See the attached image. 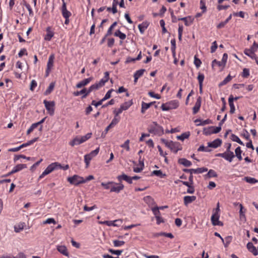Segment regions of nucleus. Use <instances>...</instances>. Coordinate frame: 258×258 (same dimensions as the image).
<instances>
[{"instance_id":"obj_4","label":"nucleus","mask_w":258,"mask_h":258,"mask_svg":"<svg viewBox=\"0 0 258 258\" xmlns=\"http://www.w3.org/2000/svg\"><path fill=\"white\" fill-rule=\"evenodd\" d=\"M57 166H60V164L57 162L53 163L49 165L47 168L44 170L42 173L39 176V178H42L45 175L49 174L55 170Z\"/></svg>"},{"instance_id":"obj_62","label":"nucleus","mask_w":258,"mask_h":258,"mask_svg":"<svg viewBox=\"0 0 258 258\" xmlns=\"http://www.w3.org/2000/svg\"><path fill=\"white\" fill-rule=\"evenodd\" d=\"M148 95L153 98H156L157 99H159L161 98L160 95L159 94H155L154 92L150 91L148 92Z\"/></svg>"},{"instance_id":"obj_31","label":"nucleus","mask_w":258,"mask_h":258,"mask_svg":"<svg viewBox=\"0 0 258 258\" xmlns=\"http://www.w3.org/2000/svg\"><path fill=\"white\" fill-rule=\"evenodd\" d=\"M133 104V100H131L129 101L125 102L120 105L122 110H126Z\"/></svg>"},{"instance_id":"obj_27","label":"nucleus","mask_w":258,"mask_h":258,"mask_svg":"<svg viewBox=\"0 0 258 258\" xmlns=\"http://www.w3.org/2000/svg\"><path fill=\"white\" fill-rule=\"evenodd\" d=\"M149 25V23L147 21L143 22L142 24L138 25V28L141 34H143L145 30L148 28Z\"/></svg>"},{"instance_id":"obj_11","label":"nucleus","mask_w":258,"mask_h":258,"mask_svg":"<svg viewBox=\"0 0 258 258\" xmlns=\"http://www.w3.org/2000/svg\"><path fill=\"white\" fill-rule=\"evenodd\" d=\"M208 171V168L206 167H202V168H198L197 169H186L184 168L183 169V171L186 173H189L190 174H199L202 173L204 172H206Z\"/></svg>"},{"instance_id":"obj_49","label":"nucleus","mask_w":258,"mask_h":258,"mask_svg":"<svg viewBox=\"0 0 258 258\" xmlns=\"http://www.w3.org/2000/svg\"><path fill=\"white\" fill-rule=\"evenodd\" d=\"M211 151V149H210L208 147H205L204 145H201L200 146V147L198 149V151L199 152H209Z\"/></svg>"},{"instance_id":"obj_2","label":"nucleus","mask_w":258,"mask_h":258,"mask_svg":"<svg viewBox=\"0 0 258 258\" xmlns=\"http://www.w3.org/2000/svg\"><path fill=\"white\" fill-rule=\"evenodd\" d=\"M148 131L154 135L161 136L164 134V129L157 122L153 121L148 127Z\"/></svg>"},{"instance_id":"obj_28","label":"nucleus","mask_w":258,"mask_h":258,"mask_svg":"<svg viewBox=\"0 0 258 258\" xmlns=\"http://www.w3.org/2000/svg\"><path fill=\"white\" fill-rule=\"evenodd\" d=\"M98 89V87L95 84L92 85L87 90V92L82 96V99L85 98L92 91Z\"/></svg>"},{"instance_id":"obj_33","label":"nucleus","mask_w":258,"mask_h":258,"mask_svg":"<svg viewBox=\"0 0 258 258\" xmlns=\"http://www.w3.org/2000/svg\"><path fill=\"white\" fill-rule=\"evenodd\" d=\"M244 53L245 55L250 57L251 59L255 58V56L256 55L255 54V52L250 50L249 49L246 48L244 50Z\"/></svg>"},{"instance_id":"obj_43","label":"nucleus","mask_w":258,"mask_h":258,"mask_svg":"<svg viewBox=\"0 0 258 258\" xmlns=\"http://www.w3.org/2000/svg\"><path fill=\"white\" fill-rule=\"evenodd\" d=\"M231 139L234 142H236L241 145L244 146L243 143L240 140L238 136L234 134H232L231 136Z\"/></svg>"},{"instance_id":"obj_39","label":"nucleus","mask_w":258,"mask_h":258,"mask_svg":"<svg viewBox=\"0 0 258 258\" xmlns=\"http://www.w3.org/2000/svg\"><path fill=\"white\" fill-rule=\"evenodd\" d=\"M190 136V133L189 132H185L182 133L181 135L178 136L177 138L178 140L183 141L184 139H187Z\"/></svg>"},{"instance_id":"obj_8","label":"nucleus","mask_w":258,"mask_h":258,"mask_svg":"<svg viewBox=\"0 0 258 258\" xmlns=\"http://www.w3.org/2000/svg\"><path fill=\"white\" fill-rule=\"evenodd\" d=\"M43 103L49 115L51 116L53 115L54 113V102L53 101H48L46 100H44L43 101Z\"/></svg>"},{"instance_id":"obj_16","label":"nucleus","mask_w":258,"mask_h":258,"mask_svg":"<svg viewBox=\"0 0 258 258\" xmlns=\"http://www.w3.org/2000/svg\"><path fill=\"white\" fill-rule=\"evenodd\" d=\"M62 15L64 18H69L71 16V13L68 11L67 9V5L65 2H63L61 7Z\"/></svg>"},{"instance_id":"obj_64","label":"nucleus","mask_w":258,"mask_h":258,"mask_svg":"<svg viewBox=\"0 0 258 258\" xmlns=\"http://www.w3.org/2000/svg\"><path fill=\"white\" fill-rule=\"evenodd\" d=\"M119 121V118H117V117H114V118L112 120L111 123L109 125H111V127L114 126L116 124H117Z\"/></svg>"},{"instance_id":"obj_37","label":"nucleus","mask_w":258,"mask_h":258,"mask_svg":"<svg viewBox=\"0 0 258 258\" xmlns=\"http://www.w3.org/2000/svg\"><path fill=\"white\" fill-rule=\"evenodd\" d=\"M54 86H55V83L51 82L49 84L48 87L46 90L45 92H44V94L45 95H47L49 94L54 89Z\"/></svg>"},{"instance_id":"obj_10","label":"nucleus","mask_w":258,"mask_h":258,"mask_svg":"<svg viewBox=\"0 0 258 258\" xmlns=\"http://www.w3.org/2000/svg\"><path fill=\"white\" fill-rule=\"evenodd\" d=\"M217 157H220L223 158L229 162H231L235 155L233 152H225L223 153H218L216 155Z\"/></svg>"},{"instance_id":"obj_29","label":"nucleus","mask_w":258,"mask_h":258,"mask_svg":"<svg viewBox=\"0 0 258 258\" xmlns=\"http://www.w3.org/2000/svg\"><path fill=\"white\" fill-rule=\"evenodd\" d=\"M178 163L185 167H190L192 165L191 162L185 158H179Z\"/></svg>"},{"instance_id":"obj_6","label":"nucleus","mask_w":258,"mask_h":258,"mask_svg":"<svg viewBox=\"0 0 258 258\" xmlns=\"http://www.w3.org/2000/svg\"><path fill=\"white\" fill-rule=\"evenodd\" d=\"M221 130L220 126H211L208 127H205L203 130V134L206 136H210L213 134L219 133Z\"/></svg>"},{"instance_id":"obj_38","label":"nucleus","mask_w":258,"mask_h":258,"mask_svg":"<svg viewBox=\"0 0 258 258\" xmlns=\"http://www.w3.org/2000/svg\"><path fill=\"white\" fill-rule=\"evenodd\" d=\"M82 143L81 142L80 138L77 137L71 141L69 144L72 146H74L75 145H80Z\"/></svg>"},{"instance_id":"obj_3","label":"nucleus","mask_w":258,"mask_h":258,"mask_svg":"<svg viewBox=\"0 0 258 258\" xmlns=\"http://www.w3.org/2000/svg\"><path fill=\"white\" fill-rule=\"evenodd\" d=\"M179 106L178 102L173 100L162 104L161 108L163 111H168L171 109H176Z\"/></svg>"},{"instance_id":"obj_1","label":"nucleus","mask_w":258,"mask_h":258,"mask_svg":"<svg viewBox=\"0 0 258 258\" xmlns=\"http://www.w3.org/2000/svg\"><path fill=\"white\" fill-rule=\"evenodd\" d=\"M161 142L175 154H176L178 151H181L182 149L181 145L178 142L168 141L163 138L161 139Z\"/></svg>"},{"instance_id":"obj_15","label":"nucleus","mask_w":258,"mask_h":258,"mask_svg":"<svg viewBox=\"0 0 258 258\" xmlns=\"http://www.w3.org/2000/svg\"><path fill=\"white\" fill-rule=\"evenodd\" d=\"M117 180L121 183L122 180H125L129 184H132L133 181H132L131 177L126 175L124 173H122L121 175H119L117 177Z\"/></svg>"},{"instance_id":"obj_42","label":"nucleus","mask_w":258,"mask_h":258,"mask_svg":"<svg viewBox=\"0 0 258 258\" xmlns=\"http://www.w3.org/2000/svg\"><path fill=\"white\" fill-rule=\"evenodd\" d=\"M232 77L230 75H228L224 79V80H223L219 84V87H221V86H224L225 85H226V84H227L229 82H230L231 79H232Z\"/></svg>"},{"instance_id":"obj_44","label":"nucleus","mask_w":258,"mask_h":258,"mask_svg":"<svg viewBox=\"0 0 258 258\" xmlns=\"http://www.w3.org/2000/svg\"><path fill=\"white\" fill-rule=\"evenodd\" d=\"M115 184V182H113V181H109L107 183H105V182H102L101 183V185L104 187V188L106 189H111V185L112 184Z\"/></svg>"},{"instance_id":"obj_7","label":"nucleus","mask_w":258,"mask_h":258,"mask_svg":"<svg viewBox=\"0 0 258 258\" xmlns=\"http://www.w3.org/2000/svg\"><path fill=\"white\" fill-rule=\"evenodd\" d=\"M99 152V148H96L95 150L91 151L89 154L85 155L84 156V161L86 165V167H88L89 165L90 162L92 159L95 157Z\"/></svg>"},{"instance_id":"obj_54","label":"nucleus","mask_w":258,"mask_h":258,"mask_svg":"<svg viewBox=\"0 0 258 258\" xmlns=\"http://www.w3.org/2000/svg\"><path fill=\"white\" fill-rule=\"evenodd\" d=\"M152 211L154 214L155 218L157 216H160V212L158 207L153 208L152 209Z\"/></svg>"},{"instance_id":"obj_52","label":"nucleus","mask_w":258,"mask_h":258,"mask_svg":"<svg viewBox=\"0 0 258 258\" xmlns=\"http://www.w3.org/2000/svg\"><path fill=\"white\" fill-rule=\"evenodd\" d=\"M113 243L114 246L115 247H120V246L123 245L125 242L123 241L114 240L113 241Z\"/></svg>"},{"instance_id":"obj_20","label":"nucleus","mask_w":258,"mask_h":258,"mask_svg":"<svg viewBox=\"0 0 258 258\" xmlns=\"http://www.w3.org/2000/svg\"><path fill=\"white\" fill-rule=\"evenodd\" d=\"M246 247L247 249L250 252H251L254 255L256 256L258 254L257 249L251 242H249L247 243Z\"/></svg>"},{"instance_id":"obj_25","label":"nucleus","mask_w":258,"mask_h":258,"mask_svg":"<svg viewBox=\"0 0 258 258\" xmlns=\"http://www.w3.org/2000/svg\"><path fill=\"white\" fill-rule=\"evenodd\" d=\"M194 19L191 18L190 16H188V17H183V18H178V20L183 21L184 22V24L186 26H189L192 23Z\"/></svg>"},{"instance_id":"obj_23","label":"nucleus","mask_w":258,"mask_h":258,"mask_svg":"<svg viewBox=\"0 0 258 258\" xmlns=\"http://www.w3.org/2000/svg\"><path fill=\"white\" fill-rule=\"evenodd\" d=\"M195 122L196 123V125H205L208 124H210L212 123L211 120L209 119H207L205 120H202L201 119L198 118L195 120Z\"/></svg>"},{"instance_id":"obj_40","label":"nucleus","mask_w":258,"mask_h":258,"mask_svg":"<svg viewBox=\"0 0 258 258\" xmlns=\"http://www.w3.org/2000/svg\"><path fill=\"white\" fill-rule=\"evenodd\" d=\"M235 156L238 159L239 161H241L242 159L241 156L242 151L240 147H237L235 150Z\"/></svg>"},{"instance_id":"obj_36","label":"nucleus","mask_w":258,"mask_h":258,"mask_svg":"<svg viewBox=\"0 0 258 258\" xmlns=\"http://www.w3.org/2000/svg\"><path fill=\"white\" fill-rule=\"evenodd\" d=\"M206 178L216 177L218 176L217 173L213 169H210L205 175Z\"/></svg>"},{"instance_id":"obj_45","label":"nucleus","mask_w":258,"mask_h":258,"mask_svg":"<svg viewBox=\"0 0 258 258\" xmlns=\"http://www.w3.org/2000/svg\"><path fill=\"white\" fill-rule=\"evenodd\" d=\"M118 4V0H113L112 4V7L111 8V12L113 14L116 13L117 12V5Z\"/></svg>"},{"instance_id":"obj_55","label":"nucleus","mask_w":258,"mask_h":258,"mask_svg":"<svg viewBox=\"0 0 258 258\" xmlns=\"http://www.w3.org/2000/svg\"><path fill=\"white\" fill-rule=\"evenodd\" d=\"M116 221H104L103 222H100V223L101 224H105V225H107L108 226H116V224L114 223Z\"/></svg>"},{"instance_id":"obj_57","label":"nucleus","mask_w":258,"mask_h":258,"mask_svg":"<svg viewBox=\"0 0 258 258\" xmlns=\"http://www.w3.org/2000/svg\"><path fill=\"white\" fill-rule=\"evenodd\" d=\"M202 63V61L200 59H199L196 55L194 57V64L196 66V67L198 68L200 67L201 64Z\"/></svg>"},{"instance_id":"obj_26","label":"nucleus","mask_w":258,"mask_h":258,"mask_svg":"<svg viewBox=\"0 0 258 258\" xmlns=\"http://www.w3.org/2000/svg\"><path fill=\"white\" fill-rule=\"evenodd\" d=\"M46 32L44 39L46 41H50L54 35V32L51 31L50 27H48L46 28Z\"/></svg>"},{"instance_id":"obj_22","label":"nucleus","mask_w":258,"mask_h":258,"mask_svg":"<svg viewBox=\"0 0 258 258\" xmlns=\"http://www.w3.org/2000/svg\"><path fill=\"white\" fill-rule=\"evenodd\" d=\"M196 200V197L186 196L183 198V202L185 206H187Z\"/></svg>"},{"instance_id":"obj_58","label":"nucleus","mask_w":258,"mask_h":258,"mask_svg":"<svg viewBox=\"0 0 258 258\" xmlns=\"http://www.w3.org/2000/svg\"><path fill=\"white\" fill-rule=\"evenodd\" d=\"M108 251L112 254L119 255L123 252V250H114L113 249H109Z\"/></svg>"},{"instance_id":"obj_61","label":"nucleus","mask_w":258,"mask_h":258,"mask_svg":"<svg viewBox=\"0 0 258 258\" xmlns=\"http://www.w3.org/2000/svg\"><path fill=\"white\" fill-rule=\"evenodd\" d=\"M204 78L205 76L204 74L201 73L199 74L197 79L198 80L199 84H203Z\"/></svg>"},{"instance_id":"obj_32","label":"nucleus","mask_w":258,"mask_h":258,"mask_svg":"<svg viewBox=\"0 0 258 258\" xmlns=\"http://www.w3.org/2000/svg\"><path fill=\"white\" fill-rule=\"evenodd\" d=\"M114 35L116 37H119L121 40H124L126 37L125 34L121 32L119 30H116L114 32Z\"/></svg>"},{"instance_id":"obj_63","label":"nucleus","mask_w":258,"mask_h":258,"mask_svg":"<svg viewBox=\"0 0 258 258\" xmlns=\"http://www.w3.org/2000/svg\"><path fill=\"white\" fill-rule=\"evenodd\" d=\"M257 49H258V43H257L256 42H255L254 41L253 45L251 46V47L249 49L254 52H255L257 51Z\"/></svg>"},{"instance_id":"obj_19","label":"nucleus","mask_w":258,"mask_h":258,"mask_svg":"<svg viewBox=\"0 0 258 258\" xmlns=\"http://www.w3.org/2000/svg\"><path fill=\"white\" fill-rule=\"evenodd\" d=\"M93 79V77H90L87 79H85L82 81L79 82L76 85V87L77 88H81L86 85H87L88 84H89L91 81H92Z\"/></svg>"},{"instance_id":"obj_14","label":"nucleus","mask_w":258,"mask_h":258,"mask_svg":"<svg viewBox=\"0 0 258 258\" xmlns=\"http://www.w3.org/2000/svg\"><path fill=\"white\" fill-rule=\"evenodd\" d=\"M202 103V98L199 96L196 101L195 106L192 108V113L194 114H197L200 110Z\"/></svg>"},{"instance_id":"obj_9","label":"nucleus","mask_w":258,"mask_h":258,"mask_svg":"<svg viewBox=\"0 0 258 258\" xmlns=\"http://www.w3.org/2000/svg\"><path fill=\"white\" fill-rule=\"evenodd\" d=\"M27 168L26 164H18L14 167V168L13 169V170L9 172V173H8L7 174H6L5 175H3V177L9 176L11 175L12 174H13L15 173L18 172L22 170V169H23L24 168Z\"/></svg>"},{"instance_id":"obj_30","label":"nucleus","mask_w":258,"mask_h":258,"mask_svg":"<svg viewBox=\"0 0 258 258\" xmlns=\"http://www.w3.org/2000/svg\"><path fill=\"white\" fill-rule=\"evenodd\" d=\"M55 58V56L54 54H51L50 55L48 58V60L47 63V68L48 69H51L53 66L54 60Z\"/></svg>"},{"instance_id":"obj_41","label":"nucleus","mask_w":258,"mask_h":258,"mask_svg":"<svg viewBox=\"0 0 258 258\" xmlns=\"http://www.w3.org/2000/svg\"><path fill=\"white\" fill-rule=\"evenodd\" d=\"M24 6H25V7L27 8L29 12V16L30 17H32L34 16V13L33 12V10L30 6V5L26 3V2H24Z\"/></svg>"},{"instance_id":"obj_5","label":"nucleus","mask_w":258,"mask_h":258,"mask_svg":"<svg viewBox=\"0 0 258 258\" xmlns=\"http://www.w3.org/2000/svg\"><path fill=\"white\" fill-rule=\"evenodd\" d=\"M68 181L71 184L76 186L80 184L85 183L84 178L78 175H74L73 176L69 177L68 178Z\"/></svg>"},{"instance_id":"obj_53","label":"nucleus","mask_w":258,"mask_h":258,"mask_svg":"<svg viewBox=\"0 0 258 258\" xmlns=\"http://www.w3.org/2000/svg\"><path fill=\"white\" fill-rule=\"evenodd\" d=\"M87 90H86V88H84L82 89L81 91H76L74 92L73 93V95L75 96H78L81 94H83V95L87 92Z\"/></svg>"},{"instance_id":"obj_12","label":"nucleus","mask_w":258,"mask_h":258,"mask_svg":"<svg viewBox=\"0 0 258 258\" xmlns=\"http://www.w3.org/2000/svg\"><path fill=\"white\" fill-rule=\"evenodd\" d=\"M220 215L219 213H214L211 217V221L213 225H223V223L219 220Z\"/></svg>"},{"instance_id":"obj_48","label":"nucleus","mask_w":258,"mask_h":258,"mask_svg":"<svg viewBox=\"0 0 258 258\" xmlns=\"http://www.w3.org/2000/svg\"><path fill=\"white\" fill-rule=\"evenodd\" d=\"M215 64H217L219 67H224L225 66V65L224 64V63L222 61H218L216 59L212 61V67H214V66Z\"/></svg>"},{"instance_id":"obj_59","label":"nucleus","mask_w":258,"mask_h":258,"mask_svg":"<svg viewBox=\"0 0 258 258\" xmlns=\"http://www.w3.org/2000/svg\"><path fill=\"white\" fill-rule=\"evenodd\" d=\"M129 143H130V140H127L120 146L122 148H125L127 151H129L130 149V146H129Z\"/></svg>"},{"instance_id":"obj_34","label":"nucleus","mask_w":258,"mask_h":258,"mask_svg":"<svg viewBox=\"0 0 258 258\" xmlns=\"http://www.w3.org/2000/svg\"><path fill=\"white\" fill-rule=\"evenodd\" d=\"M151 174L152 175H154L160 178H164L166 176V175L165 173H163L162 171L161 170H154L152 172Z\"/></svg>"},{"instance_id":"obj_46","label":"nucleus","mask_w":258,"mask_h":258,"mask_svg":"<svg viewBox=\"0 0 258 258\" xmlns=\"http://www.w3.org/2000/svg\"><path fill=\"white\" fill-rule=\"evenodd\" d=\"M20 158L26 159L27 160H30L31 159V157H26V156H25L24 155H15V156L14 160L15 162H16V161L18 160Z\"/></svg>"},{"instance_id":"obj_50","label":"nucleus","mask_w":258,"mask_h":258,"mask_svg":"<svg viewBox=\"0 0 258 258\" xmlns=\"http://www.w3.org/2000/svg\"><path fill=\"white\" fill-rule=\"evenodd\" d=\"M117 22H114L109 28L106 33V36H109L112 34V31L114 27L117 25Z\"/></svg>"},{"instance_id":"obj_60","label":"nucleus","mask_w":258,"mask_h":258,"mask_svg":"<svg viewBox=\"0 0 258 258\" xmlns=\"http://www.w3.org/2000/svg\"><path fill=\"white\" fill-rule=\"evenodd\" d=\"M171 49L172 52L174 53L176 48V41L175 39H173L171 40Z\"/></svg>"},{"instance_id":"obj_35","label":"nucleus","mask_w":258,"mask_h":258,"mask_svg":"<svg viewBox=\"0 0 258 258\" xmlns=\"http://www.w3.org/2000/svg\"><path fill=\"white\" fill-rule=\"evenodd\" d=\"M243 180L250 184H254L258 182V180L254 178L249 176L244 177Z\"/></svg>"},{"instance_id":"obj_17","label":"nucleus","mask_w":258,"mask_h":258,"mask_svg":"<svg viewBox=\"0 0 258 258\" xmlns=\"http://www.w3.org/2000/svg\"><path fill=\"white\" fill-rule=\"evenodd\" d=\"M115 185H117L118 186H115L114 185L112 186L110 189V192H115L116 193H119L121 190H123L124 186L123 184L121 183H115Z\"/></svg>"},{"instance_id":"obj_47","label":"nucleus","mask_w":258,"mask_h":258,"mask_svg":"<svg viewBox=\"0 0 258 258\" xmlns=\"http://www.w3.org/2000/svg\"><path fill=\"white\" fill-rule=\"evenodd\" d=\"M114 91L113 89H111L105 95V96L102 99L103 101L109 99L111 96V93Z\"/></svg>"},{"instance_id":"obj_56","label":"nucleus","mask_w":258,"mask_h":258,"mask_svg":"<svg viewBox=\"0 0 258 258\" xmlns=\"http://www.w3.org/2000/svg\"><path fill=\"white\" fill-rule=\"evenodd\" d=\"M249 76V70L248 69L244 68L243 70V72L242 73V77L244 78H247Z\"/></svg>"},{"instance_id":"obj_24","label":"nucleus","mask_w":258,"mask_h":258,"mask_svg":"<svg viewBox=\"0 0 258 258\" xmlns=\"http://www.w3.org/2000/svg\"><path fill=\"white\" fill-rule=\"evenodd\" d=\"M57 250L63 255L69 256V253L68 251L67 248L64 245H58L57 246Z\"/></svg>"},{"instance_id":"obj_51","label":"nucleus","mask_w":258,"mask_h":258,"mask_svg":"<svg viewBox=\"0 0 258 258\" xmlns=\"http://www.w3.org/2000/svg\"><path fill=\"white\" fill-rule=\"evenodd\" d=\"M145 69H140L139 70L137 71L134 75V76L137 77L138 78L141 77L145 72Z\"/></svg>"},{"instance_id":"obj_21","label":"nucleus","mask_w":258,"mask_h":258,"mask_svg":"<svg viewBox=\"0 0 258 258\" xmlns=\"http://www.w3.org/2000/svg\"><path fill=\"white\" fill-rule=\"evenodd\" d=\"M156 101H153L149 103L142 102L141 104V113H144L147 109L149 108L152 105H154Z\"/></svg>"},{"instance_id":"obj_18","label":"nucleus","mask_w":258,"mask_h":258,"mask_svg":"<svg viewBox=\"0 0 258 258\" xmlns=\"http://www.w3.org/2000/svg\"><path fill=\"white\" fill-rule=\"evenodd\" d=\"M222 144V140L220 139H216L213 142H209L208 143V147L217 148L220 146Z\"/></svg>"},{"instance_id":"obj_13","label":"nucleus","mask_w":258,"mask_h":258,"mask_svg":"<svg viewBox=\"0 0 258 258\" xmlns=\"http://www.w3.org/2000/svg\"><path fill=\"white\" fill-rule=\"evenodd\" d=\"M109 75V72H105L103 78L101 79V80L99 82L95 83V84L97 85V87H98V89L103 86L105 85V84L108 81Z\"/></svg>"}]
</instances>
